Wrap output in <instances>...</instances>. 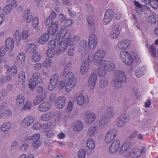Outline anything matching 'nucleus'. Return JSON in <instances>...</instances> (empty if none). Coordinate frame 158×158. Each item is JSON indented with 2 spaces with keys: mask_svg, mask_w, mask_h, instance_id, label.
Masks as SVG:
<instances>
[{
  "mask_svg": "<svg viewBox=\"0 0 158 158\" xmlns=\"http://www.w3.org/2000/svg\"><path fill=\"white\" fill-rule=\"evenodd\" d=\"M105 55L104 51L102 49L97 50L95 53H91L88 56L87 61H84L80 67V72L82 75L86 74L89 70V62H92L98 66L97 73L98 76L103 77L107 71L110 72L115 69V65L112 62L104 60Z\"/></svg>",
  "mask_w": 158,
  "mask_h": 158,
  "instance_id": "nucleus-1",
  "label": "nucleus"
},
{
  "mask_svg": "<svg viewBox=\"0 0 158 158\" xmlns=\"http://www.w3.org/2000/svg\"><path fill=\"white\" fill-rule=\"evenodd\" d=\"M64 74L66 77V81H59L56 84V87L59 90H62L64 88L66 92H69L75 87L77 80L73 74L70 71L69 68L66 67L64 69Z\"/></svg>",
  "mask_w": 158,
  "mask_h": 158,
  "instance_id": "nucleus-2",
  "label": "nucleus"
},
{
  "mask_svg": "<svg viewBox=\"0 0 158 158\" xmlns=\"http://www.w3.org/2000/svg\"><path fill=\"white\" fill-rule=\"evenodd\" d=\"M126 81L125 73L122 71L116 70L115 72L114 79L112 81L111 83L114 89H118L121 86V82L124 83Z\"/></svg>",
  "mask_w": 158,
  "mask_h": 158,
  "instance_id": "nucleus-3",
  "label": "nucleus"
},
{
  "mask_svg": "<svg viewBox=\"0 0 158 158\" xmlns=\"http://www.w3.org/2000/svg\"><path fill=\"white\" fill-rule=\"evenodd\" d=\"M120 58L126 64L131 65L132 64L133 59L131 55L126 51H122L120 53Z\"/></svg>",
  "mask_w": 158,
  "mask_h": 158,
  "instance_id": "nucleus-4",
  "label": "nucleus"
},
{
  "mask_svg": "<svg viewBox=\"0 0 158 158\" xmlns=\"http://www.w3.org/2000/svg\"><path fill=\"white\" fill-rule=\"evenodd\" d=\"M130 116L124 114L119 116L117 120L116 126L118 128L123 127L129 121Z\"/></svg>",
  "mask_w": 158,
  "mask_h": 158,
  "instance_id": "nucleus-5",
  "label": "nucleus"
},
{
  "mask_svg": "<svg viewBox=\"0 0 158 158\" xmlns=\"http://www.w3.org/2000/svg\"><path fill=\"white\" fill-rule=\"evenodd\" d=\"M117 134V131L115 129L110 130L106 134L104 141L106 143H110L115 138Z\"/></svg>",
  "mask_w": 158,
  "mask_h": 158,
  "instance_id": "nucleus-6",
  "label": "nucleus"
},
{
  "mask_svg": "<svg viewBox=\"0 0 158 158\" xmlns=\"http://www.w3.org/2000/svg\"><path fill=\"white\" fill-rule=\"evenodd\" d=\"M48 27V32L50 35H52L55 39L59 27V23L57 21H55L50 23Z\"/></svg>",
  "mask_w": 158,
  "mask_h": 158,
  "instance_id": "nucleus-7",
  "label": "nucleus"
},
{
  "mask_svg": "<svg viewBox=\"0 0 158 158\" xmlns=\"http://www.w3.org/2000/svg\"><path fill=\"white\" fill-rule=\"evenodd\" d=\"M120 146V142L118 139H115L112 142L109 147V151L111 154H115L118 151Z\"/></svg>",
  "mask_w": 158,
  "mask_h": 158,
  "instance_id": "nucleus-8",
  "label": "nucleus"
},
{
  "mask_svg": "<svg viewBox=\"0 0 158 158\" xmlns=\"http://www.w3.org/2000/svg\"><path fill=\"white\" fill-rule=\"evenodd\" d=\"M35 120V118L32 116L26 117L21 121L20 125L23 128H26L32 125Z\"/></svg>",
  "mask_w": 158,
  "mask_h": 158,
  "instance_id": "nucleus-9",
  "label": "nucleus"
},
{
  "mask_svg": "<svg viewBox=\"0 0 158 158\" xmlns=\"http://www.w3.org/2000/svg\"><path fill=\"white\" fill-rule=\"evenodd\" d=\"M120 33L119 26L118 25H114L111 27L109 36L112 39H116L118 37Z\"/></svg>",
  "mask_w": 158,
  "mask_h": 158,
  "instance_id": "nucleus-10",
  "label": "nucleus"
},
{
  "mask_svg": "<svg viewBox=\"0 0 158 158\" xmlns=\"http://www.w3.org/2000/svg\"><path fill=\"white\" fill-rule=\"evenodd\" d=\"M77 104L79 106H82L84 104L88 103L89 101L88 97H85L82 94H80L75 96Z\"/></svg>",
  "mask_w": 158,
  "mask_h": 158,
  "instance_id": "nucleus-11",
  "label": "nucleus"
},
{
  "mask_svg": "<svg viewBox=\"0 0 158 158\" xmlns=\"http://www.w3.org/2000/svg\"><path fill=\"white\" fill-rule=\"evenodd\" d=\"M97 44V37L94 35H91L88 41V47L89 50H93L96 47Z\"/></svg>",
  "mask_w": 158,
  "mask_h": 158,
  "instance_id": "nucleus-12",
  "label": "nucleus"
},
{
  "mask_svg": "<svg viewBox=\"0 0 158 158\" xmlns=\"http://www.w3.org/2000/svg\"><path fill=\"white\" fill-rule=\"evenodd\" d=\"M65 97L63 96H60L56 99L55 106L57 108L61 109L65 106Z\"/></svg>",
  "mask_w": 158,
  "mask_h": 158,
  "instance_id": "nucleus-13",
  "label": "nucleus"
},
{
  "mask_svg": "<svg viewBox=\"0 0 158 158\" xmlns=\"http://www.w3.org/2000/svg\"><path fill=\"white\" fill-rule=\"evenodd\" d=\"M87 46V41L85 40L81 41L79 44V51L81 52V54L83 56H85L88 53Z\"/></svg>",
  "mask_w": 158,
  "mask_h": 158,
  "instance_id": "nucleus-14",
  "label": "nucleus"
},
{
  "mask_svg": "<svg viewBox=\"0 0 158 158\" xmlns=\"http://www.w3.org/2000/svg\"><path fill=\"white\" fill-rule=\"evenodd\" d=\"M97 116L94 113L87 112L85 114V121L87 123H92L96 120Z\"/></svg>",
  "mask_w": 158,
  "mask_h": 158,
  "instance_id": "nucleus-15",
  "label": "nucleus"
},
{
  "mask_svg": "<svg viewBox=\"0 0 158 158\" xmlns=\"http://www.w3.org/2000/svg\"><path fill=\"white\" fill-rule=\"evenodd\" d=\"M113 13L112 10L109 9L106 10L105 15L104 17L103 20L104 24L107 25L112 20Z\"/></svg>",
  "mask_w": 158,
  "mask_h": 158,
  "instance_id": "nucleus-16",
  "label": "nucleus"
},
{
  "mask_svg": "<svg viewBox=\"0 0 158 158\" xmlns=\"http://www.w3.org/2000/svg\"><path fill=\"white\" fill-rule=\"evenodd\" d=\"M67 33V29L64 26H62L60 28L59 32H57L55 39L57 41H58L60 39H62L65 37Z\"/></svg>",
  "mask_w": 158,
  "mask_h": 158,
  "instance_id": "nucleus-17",
  "label": "nucleus"
},
{
  "mask_svg": "<svg viewBox=\"0 0 158 158\" xmlns=\"http://www.w3.org/2000/svg\"><path fill=\"white\" fill-rule=\"evenodd\" d=\"M51 105L48 102H44L40 104L38 106V110L40 112H44L48 111L51 108Z\"/></svg>",
  "mask_w": 158,
  "mask_h": 158,
  "instance_id": "nucleus-18",
  "label": "nucleus"
},
{
  "mask_svg": "<svg viewBox=\"0 0 158 158\" xmlns=\"http://www.w3.org/2000/svg\"><path fill=\"white\" fill-rule=\"evenodd\" d=\"M5 43L6 49L8 51H12L15 45L13 39L11 38H8L6 40Z\"/></svg>",
  "mask_w": 158,
  "mask_h": 158,
  "instance_id": "nucleus-19",
  "label": "nucleus"
},
{
  "mask_svg": "<svg viewBox=\"0 0 158 158\" xmlns=\"http://www.w3.org/2000/svg\"><path fill=\"white\" fill-rule=\"evenodd\" d=\"M131 44L130 41L128 40L121 41L118 44V47L120 50H125L128 48Z\"/></svg>",
  "mask_w": 158,
  "mask_h": 158,
  "instance_id": "nucleus-20",
  "label": "nucleus"
},
{
  "mask_svg": "<svg viewBox=\"0 0 158 158\" xmlns=\"http://www.w3.org/2000/svg\"><path fill=\"white\" fill-rule=\"evenodd\" d=\"M67 47V44L64 41L61 42L56 48V51L57 53L60 54L64 52Z\"/></svg>",
  "mask_w": 158,
  "mask_h": 158,
  "instance_id": "nucleus-21",
  "label": "nucleus"
},
{
  "mask_svg": "<svg viewBox=\"0 0 158 158\" xmlns=\"http://www.w3.org/2000/svg\"><path fill=\"white\" fill-rule=\"evenodd\" d=\"M86 146L89 150H93L95 148V143L93 139L90 138H89L87 140L86 143Z\"/></svg>",
  "mask_w": 158,
  "mask_h": 158,
  "instance_id": "nucleus-22",
  "label": "nucleus"
},
{
  "mask_svg": "<svg viewBox=\"0 0 158 158\" xmlns=\"http://www.w3.org/2000/svg\"><path fill=\"white\" fill-rule=\"evenodd\" d=\"M131 146V143L129 142H125L121 145H120L119 152L120 154H123L128 150Z\"/></svg>",
  "mask_w": 158,
  "mask_h": 158,
  "instance_id": "nucleus-23",
  "label": "nucleus"
},
{
  "mask_svg": "<svg viewBox=\"0 0 158 158\" xmlns=\"http://www.w3.org/2000/svg\"><path fill=\"white\" fill-rule=\"evenodd\" d=\"M49 35L48 34L45 33L41 35L38 39L39 42L42 44H45L49 39Z\"/></svg>",
  "mask_w": 158,
  "mask_h": 158,
  "instance_id": "nucleus-24",
  "label": "nucleus"
},
{
  "mask_svg": "<svg viewBox=\"0 0 158 158\" xmlns=\"http://www.w3.org/2000/svg\"><path fill=\"white\" fill-rule=\"evenodd\" d=\"M53 117V115L51 112L45 113L42 114L40 116V119L44 121H47L50 120Z\"/></svg>",
  "mask_w": 158,
  "mask_h": 158,
  "instance_id": "nucleus-25",
  "label": "nucleus"
},
{
  "mask_svg": "<svg viewBox=\"0 0 158 158\" xmlns=\"http://www.w3.org/2000/svg\"><path fill=\"white\" fill-rule=\"evenodd\" d=\"M146 71V69L144 67H136L135 71V75L138 77L143 76Z\"/></svg>",
  "mask_w": 158,
  "mask_h": 158,
  "instance_id": "nucleus-26",
  "label": "nucleus"
},
{
  "mask_svg": "<svg viewBox=\"0 0 158 158\" xmlns=\"http://www.w3.org/2000/svg\"><path fill=\"white\" fill-rule=\"evenodd\" d=\"M26 60V56L25 54L22 52H20L16 58V60L18 63L20 64H22L25 62Z\"/></svg>",
  "mask_w": 158,
  "mask_h": 158,
  "instance_id": "nucleus-27",
  "label": "nucleus"
},
{
  "mask_svg": "<svg viewBox=\"0 0 158 158\" xmlns=\"http://www.w3.org/2000/svg\"><path fill=\"white\" fill-rule=\"evenodd\" d=\"M25 97L23 94H20L16 98V102L17 105L21 107L24 103L25 101Z\"/></svg>",
  "mask_w": 158,
  "mask_h": 158,
  "instance_id": "nucleus-28",
  "label": "nucleus"
},
{
  "mask_svg": "<svg viewBox=\"0 0 158 158\" xmlns=\"http://www.w3.org/2000/svg\"><path fill=\"white\" fill-rule=\"evenodd\" d=\"M98 130V127L97 126L90 127L87 131V135L90 137L93 136L97 133Z\"/></svg>",
  "mask_w": 158,
  "mask_h": 158,
  "instance_id": "nucleus-29",
  "label": "nucleus"
},
{
  "mask_svg": "<svg viewBox=\"0 0 158 158\" xmlns=\"http://www.w3.org/2000/svg\"><path fill=\"white\" fill-rule=\"evenodd\" d=\"M23 16L24 18L27 17V21L28 23H31L33 19L32 16L30 13V10L28 9L26 10L23 12Z\"/></svg>",
  "mask_w": 158,
  "mask_h": 158,
  "instance_id": "nucleus-30",
  "label": "nucleus"
},
{
  "mask_svg": "<svg viewBox=\"0 0 158 158\" xmlns=\"http://www.w3.org/2000/svg\"><path fill=\"white\" fill-rule=\"evenodd\" d=\"M146 150V149L145 148H143L141 150L137 148L134 149L133 150L131 155L133 157L139 156L140 155L141 153L144 152Z\"/></svg>",
  "mask_w": 158,
  "mask_h": 158,
  "instance_id": "nucleus-31",
  "label": "nucleus"
},
{
  "mask_svg": "<svg viewBox=\"0 0 158 158\" xmlns=\"http://www.w3.org/2000/svg\"><path fill=\"white\" fill-rule=\"evenodd\" d=\"M12 124L10 122H5L3 123L1 127V131L3 132L7 131L11 127Z\"/></svg>",
  "mask_w": 158,
  "mask_h": 158,
  "instance_id": "nucleus-32",
  "label": "nucleus"
},
{
  "mask_svg": "<svg viewBox=\"0 0 158 158\" xmlns=\"http://www.w3.org/2000/svg\"><path fill=\"white\" fill-rule=\"evenodd\" d=\"M56 15L54 11H52L50 15L47 19L45 24L47 26H49L50 23L53 22V20L56 17Z\"/></svg>",
  "mask_w": 158,
  "mask_h": 158,
  "instance_id": "nucleus-33",
  "label": "nucleus"
},
{
  "mask_svg": "<svg viewBox=\"0 0 158 158\" xmlns=\"http://www.w3.org/2000/svg\"><path fill=\"white\" fill-rule=\"evenodd\" d=\"M83 126L82 122L81 121H77L73 125V130L75 131H79L83 129Z\"/></svg>",
  "mask_w": 158,
  "mask_h": 158,
  "instance_id": "nucleus-34",
  "label": "nucleus"
},
{
  "mask_svg": "<svg viewBox=\"0 0 158 158\" xmlns=\"http://www.w3.org/2000/svg\"><path fill=\"white\" fill-rule=\"evenodd\" d=\"M45 94H42L40 96H37L34 99L33 104L35 105H38L41 102L44 100L45 98Z\"/></svg>",
  "mask_w": 158,
  "mask_h": 158,
  "instance_id": "nucleus-35",
  "label": "nucleus"
},
{
  "mask_svg": "<svg viewBox=\"0 0 158 158\" xmlns=\"http://www.w3.org/2000/svg\"><path fill=\"white\" fill-rule=\"evenodd\" d=\"M22 32L21 30L18 29L15 32L14 37L15 40L19 42L22 39Z\"/></svg>",
  "mask_w": 158,
  "mask_h": 158,
  "instance_id": "nucleus-36",
  "label": "nucleus"
},
{
  "mask_svg": "<svg viewBox=\"0 0 158 158\" xmlns=\"http://www.w3.org/2000/svg\"><path fill=\"white\" fill-rule=\"evenodd\" d=\"M32 27L34 29L38 30L37 28L39 23V19L38 17H35L33 18L32 21H31Z\"/></svg>",
  "mask_w": 158,
  "mask_h": 158,
  "instance_id": "nucleus-37",
  "label": "nucleus"
},
{
  "mask_svg": "<svg viewBox=\"0 0 158 158\" xmlns=\"http://www.w3.org/2000/svg\"><path fill=\"white\" fill-rule=\"evenodd\" d=\"M52 64V61L49 58H47L45 60L43 63V66L46 68L51 67Z\"/></svg>",
  "mask_w": 158,
  "mask_h": 158,
  "instance_id": "nucleus-38",
  "label": "nucleus"
},
{
  "mask_svg": "<svg viewBox=\"0 0 158 158\" xmlns=\"http://www.w3.org/2000/svg\"><path fill=\"white\" fill-rule=\"evenodd\" d=\"M87 21L89 24V29L92 33L94 32L95 31V26L93 21L92 19L88 18L87 19Z\"/></svg>",
  "mask_w": 158,
  "mask_h": 158,
  "instance_id": "nucleus-39",
  "label": "nucleus"
},
{
  "mask_svg": "<svg viewBox=\"0 0 158 158\" xmlns=\"http://www.w3.org/2000/svg\"><path fill=\"white\" fill-rule=\"evenodd\" d=\"M12 9V7L10 4H7L3 8L2 11L5 15L9 14Z\"/></svg>",
  "mask_w": 158,
  "mask_h": 158,
  "instance_id": "nucleus-40",
  "label": "nucleus"
},
{
  "mask_svg": "<svg viewBox=\"0 0 158 158\" xmlns=\"http://www.w3.org/2000/svg\"><path fill=\"white\" fill-rule=\"evenodd\" d=\"M19 79V81L24 83L26 81V77L25 73L23 71H20L18 74Z\"/></svg>",
  "mask_w": 158,
  "mask_h": 158,
  "instance_id": "nucleus-41",
  "label": "nucleus"
},
{
  "mask_svg": "<svg viewBox=\"0 0 158 158\" xmlns=\"http://www.w3.org/2000/svg\"><path fill=\"white\" fill-rule=\"evenodd\" d=\"M36 49V45L34 44L31 43L28 44L27 46V49L30 52H33Z\"/></svg>",
  "mask_w": 158,
  "mask_h": 158,
  "instance_id": "nucleus-42",
  "label": "nucleus"
},
{
  "mask_svg": "<svg viewBox=\"0 0 158 158\" xmlns=\"http://www.w3.org/2000/svg\"><path fill=\"white\" fill-rule=\"evenodd\" d=\"M31 78H33V80H36L37 82H38L40 83L42 82L43 81L40 74L38 73H34Z\"/></svg>",
  "mask_w": 158,
  "mask_h": 158,
  "instance_id": "nucleus-43",
  "label": "nucleus"
},
{
  "mask_svg": "<svg viewBox=\"0 0 158 158\" xmlns=\"http://www.w3.org/2000/svg\"><path fill=\"white\" fill-rule=\"evenodd\" d=\"M86 150L85 149H81L78 152L77 154L78 158H85Z\"/></svg>",
  "mask_w": 158,
  "mask_h": 158,
  "instance_id": "nucleus-44",
  "label": "nucleus"
},
{
  "mask_svg": "<svg viewBox=\"0 0 158 158\" xmlns=\"http://www.w3.org/2000/svg\"><path fill=\"white\" fill-rule=\"evenodd\" d=\"M31 57L33 61L34 62H37L39 61L41 58L40 55L37 52H35L33 53Z\"/></svg>",
  "mask_w": 158,
  "mask_h": 158,
  "instance_id": "nucleus-45",
  "label": "nucleus"
},
{
  "mask_svg": "<svg viewBox=\"0 0 158 158\" xmlns=\"http://www.w3.org/2000/svg\"><path fill=\"white\" fill-rule=\"evenodd\" d=\"M97 79V74L95 73H93L89 77L88 82L96 83Z\"/></svg>",
  "mask_w": 158,
  "mask_h": 158,
  "instance_id": "nucleus-46",
  "label": "nucleus"
},
{
  "mask_svg": "<svg viewBox=\"0 0 158 158\" xmlns=\"http://www.w3.org/2000/svg\"><path fill=\"white\" fill-rule=\"evenodd\" d=\"M131 55L133 59V61L138 62L140 58V56L136 52H131Z\"/></svg>",
  "mask_w": 158,
  "mask_h": 158,
  "instance_id": "nucleus-47",
  "label": "nucleus"
},
{
  "mask_svg": "<svg viewBox=\"0 0 158 158\" xmlns=\"http://www.w3.org/2000/svg\"><path fill=\"white\" fill-rule=\"evenodd\" d=\"M37 82L36 80H34L33 78L30 79L29 83V88L32 89H34L37 85Z\"/></svg>",
  "mask_w": 158,
  "mask_h": 158,
  "instance_id": "nucleus-48",
  "label": "nucleus"
},
{
  "mask_svg": "<svg viewBox=\"0 0 158 158\" xmlns=\"http://www.w3.org/2000/svg\"><path fill=\"white\" fill-rule=\"evenodd\" d=\"M8 72L9 74L12 76H15L17 73V69L15 66H11L10 70H8Z\"/></svg>",
  "mask_w": 158,
  "mask_h": 158,
  "instance_id": "nucleus-49",
  "label": "nucleus"
},
{
  "mask_svg": "<svg viewBox=\"0 0 158 158\" xmlns=\"http://www.w3.org/2000/svg\"><path fill=\"white\" fill-rule=\"evenodd\" d=\"M32 103L31 101L27 100L26 101L22 109L23 110H29L31 108Z\"/></svg>",
  "mask_w": 158,
  "mask_h": 158,
  "instance_id": "nucleus-50",
  "label": "nucleus"
},
{
  "mask_svg": "<svg viewBox=\"0 0 158 158\" xmlns=\"http://www.w3.org/2000/svg\"><path fill=\"white\" fill-rule=\"evenodd\" d=\"M108 81L104 79H101L99 82V86L101 88H105L107 85Z\"/></svg>",
  "mask_w": 158,
  "mask_h": 158,
  "instance_id": "nucleus-51",
  "label": "nucleus"
},
{
  "mask_svg": "<svg viewBox=\"0 0 158 158\" xmlns=\"http://www.w3.org/2000/svg\"><path fill=\"white\" fill-rule=\"evenodd\" d=\"M59 77L58 74H53L50 79V81L55 83L57 84L58 82Z\"/></svg>",
  "mask_w": 158,
  "mask_h": 158,
  "instance_id": "nucleus-52",
  "label": "nucleus"
},
{
  "mask_svg": "<svg viewBox=\"0 0 158 158\" xmlns=\"http://www.w3.org/2000/svg\"><path fill=\"white\" fill-rule=\"evenodd\" d=\"M8 4H10L12 8H15L18 6V3L15 0H7Z\"/></svg>",
  "mask_w": 158,
  "mask_h": 158,
  "instance_id": "nucleus-53",
  "label": "nucleus"
},
{
  "mask_svg": "<svg viewBox=\"0 0 158 158\" xmlns=\"http://www.w3.org/2000/svg\"><path fill=\"white\" fill-rule=\"evenodd\" d=\"M54 50V49L49 48L47 52V56L49 57H53L55 54Z\"/></svg>",
  "mask_w": 158,
  "mask_h": 158,
  "instance_id": "nucleus-54",
  "label": "nucleus"
},
{
  "mask_svg": "<svg viewBox=\"0 0 158 158\" xmlns=\"http://www.w3.org/2000/svg\"><path fill=\"white\" fill-rule=\"evenodd\" d=\"M54 127L52 126H48V124H44L43 125V129L44 130V131L46 132L51 130Z\"/></svg>",
  "mask_w": 158,
  "mask_h": 158,
  "instance_id": "nucleus-55",
  "label": "nucleus"
},
{
  "mask_svg": "<svg viewBox=\"0 0 158 158\" xmlns=\"http://www.w3.org/2000/svg\"><path fill=\"white\" fill-rule=\"evenodd\" d=\"M28 31L24 30L22 31V39L25 40L27 39L29 37Z\"/></svg>",
  "mask_w": 158,
  "mask_h": 158,
  "instance_id": "nucleus-56",
  "label": "nucleus"
},
{
  "mask_svg": "<svg viewBox=\"0 0 158 158\" xmlns=\"http://www.w3.org/2000/svg\"><path fill=\"white\" fill-rule=\"evenodd\" d=\"M40 138V135L39 133H38L34 134L31 137H29L28 139H31L34 141H40L39 140Z\"/></svg>",
  "mask_w": 158,
  "mask_h": 158,
  "instance_id": "nucleus-57",
  "label": "nucleus"
},
{
  "mask_svg": "<svg viewBox=\"0 0 158 158\" xmlns=\"http://www.w3.org/2000/svg\"><path fill=\"white\" fill-rule=\"evenodd\" d=\"M107 114L108 116L110 118L114 117L115 114L114 111L113 109L109 108L107 110Z\"/></svg>",
  "mask_w": 158,
  "mask_h": 158,
  "instance_id": "nucleus-58",
  "label": "nucleus"
},
{
  "mask_svg": "<svg viewBox=\"0 0 158 158\" xmlns=\"http://www.w3.org/2000/svg\"><path fill=\"white\" fill-rule=\"evenodd\" d=\"M56 41L54 40L50 41L48 42L49 48L54 49L55 48L56 45Z\"/></svg>",
  "mask_w": 158,
  "mask_h": 158,
  "instance_id": "nucleus-59",
  "label": "nucleus"
},
{
  "mask_svg": "<svg viewBox=\"0 0 158 158\" xmlns=\"http://www.w3.org/2000/svg\"><path fill=\"white\" fill-rule=\"evenodd\" d=\"M149 50L152 55L154 57H156V51L155 48L152 45L149 48Z\"/></svg>",
  "mask_w": 158,
  "mask_h": 158,
  "instance_id": "nucleus-60",
  "label": "nucleus"
},
{
  "mask_svg": "<svg viewBox=\"0 0 158 158\" xmlns=\"http://www.w3.org/2000/svg\"><path fill=\"white\" fill-rule=\"evenodd\" d=\"M96 83L88 82V88L90 90H93L96 86Z\"/></svg>",
  "mask_w": 158,
  "mask_h": 158,
  "instance_id": "nucleus-61",
  "label": "nucleus"
},
{
  "mask_svg": "<svg viewBox=\"0 0 158 158\" xmlns=\"http://www.w3.org/2000/svg\"><path fill=\"white\" fill-rule=\"evenodd\" d=\"M41 144V143L40 141H34L33 143L32 146L33 148L36 149L39 148Z\"/></svg>",
  "mask_w": 158,
  "mask_h": 158,
  "instance_id": "nucleus-62",
  "label": "nucleus"
},
{
  "mask_svg": "<svg viewBox=\"0 0 158 158\" xmlns=\"http://www.w3.org/2000/svg\"><path fill=\"white\" fill-rule=\"evenodd\" d=\"M56 86V84L50 81V82L48 86V89L49 90L52 91L55 89Z\"/></svg>",
  "mask_w": 158,
  "mask_h": 158,
  "instance_id": "nucleus-63",
  "label": "nucleus"
},
{
  "mask_svg": "<svg viewBox=\"0 0 158 158\" xmlns=\"http://www.w3.org/2000/svg\"><path fill=\"white\" fill-rule=\"evenodd\" d=\"M18 158H34V155L32 154H29L27 156L25 154L20 155Z\"/></svg>",
  "mask_w": 158,
  "mask_h": 158,
  "instance_id": "nucleus-64",
  "label": "nucleus"
}]
</instances>
